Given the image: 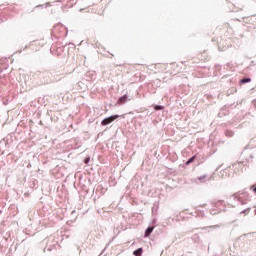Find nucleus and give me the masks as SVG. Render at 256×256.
<instances>
[{
    "mask_svg": "<svg viewBox=\"0 0 256 256\" xmlns=\"http://www.w3.org/2000/svg\"><path fill=\"white\" fill-rule=\"evenodd\" d=\"M115 119H119V115H112L108 118H105L104 120H102L101 125L103 126L109 125L110 123H113Z\"/></svg>",
    "mask_w": 256,
    "mask_h": 256,
    "instance_id": "1",
    "label": "nucleus"
},
{
    "mask_svg": "<svg viewBox=\"0 0 256 256\" xmlns=\"http://www.w3.org/2000/svg\"><path fill=\"white\" fill-rule=\"evenodd\" d=\"M212 179H213V176L207 177V175L205 174L198 177V181H200V183H207V181H211Z\"/></svg>",
    "mask_w": 256,
    "mask_h": 256,
    "instance_id": "2",
    "label": "nucleus"
},
{
    "mask_svg": "<svg viewBox=\"0 0 256 256\" xmlns=\"http://www.w3.org/2000/svg\"><path fill=\"white\" fill-rule=\"evenodd\" d=\"M153 233V227H149L146 229V232H145V236L146 237H149L150 234Z\"/></svg>",
    "mask_w": 256,
    "mask_h": 256,
    "instance_id": "3",
    "label": "nucleus"
},
{
    "mask_svg": "<svg viewBox=\"0 0 256 256\" xmlns=\"http://www.w3.org/2000/svg\"><path fill=\"white\" fill-rule=\"evenodd\" d=\"M143 253V248H138L136 251L133 252L134 255H141Z\"/></svg>",
    "mask_w": 256,
    "mask_h": 256,
    "instance_id": "4",
    "label": "nucleus"
},
{
    "mask_svg": "<svg viewBox=\"0 0 256 256\" xmlns=\"http://www.w3.org/2000/svg\"><path fill=\"white\" fill-rule=\"evenodd\" d=\"M240 83L245 84V83H251V78H244L240 81Z\"/></svg>",
    "mask_w": 256,
    "mask_h": 256,
    "instance_id": "5",
    "label": "nucleus"
},
{
    "mask_svg": "<svg viewBox=\"0 0 256 256\" xmlns=\"http://www.w3.org/2000/svg\"><path fill=\"white\" fill-rule=\"evenodd\" d=\"M125 99H127V96H123V97L119 98V102L125 103Z\"/></svg>",
    "mask_w": 256,
    "mask_h": 256,
    "instance_id": "6",
    "label": "nucleus"
},
{
    "mask_svg": "<svg viewBox=\"0 0 256 256\" xmlns=\"http://www.w3.org/2000/svg\"><path fill=\"white\" fill-rule=\"evenodd\" d=\"M226 136H227V137H233V132H231V131H226Z\"/></svg>",
    "mask_w": 256,
    "mask_h": 256,
    "instance_id": "7",
    "label": "nucleus"
},
{
    "mask_svg": "<svg viewBox=\"0 0 256 256\" xmlns=\"http://www.w3.org/2000/svg\"><path fill=\"white\" fill-rule=\"evenodd\" d=\"M190 163H193V157H191V158L186 162V165H189Z\"/></svg>",
    "mask_w": 256,
    "mask_h": 256,
    "instance_id": "8",
    "label": "nucleus"
},
{
    "mask_svg": "<svg viewBox=\"0 0 256 256\" xmlns=\"http://www.w3.org/2000/svg\"><path fill=\"white\" fill-rule=\"evenodd\" d=\"M156 111H159L160 109H163L162 106H155Z\"/></svg>",
    "mask_w": 256,
    "mask_h": 256,
    "instance_id": "9",
    "label": "nucleus"
},
{
    "mask_svg": "<svg viewBox=\"0 0 256 256\" xmlns=\"http://www.w3.org/2000/svg\"><path fill=\"white\" fill-rule=\"evenodd\" d=\"M213 227V229H215V228H217V227H219V226H212Z\"/></svg>",
    "mask_w": 256,
    "mask_h": 256,
    "instance_id": "10",
    "label": "nucleus"
},
{
    "mask_svg": "<svg viewBox=\"0 0 256 256\" xmlns=\"http://www.w3.org/2000/svg\"><path fill=\"white\" fill-rule=\"evenodd\" d=\"M193 159H195V156H193Z\"/></svg>",
    "mask_w": 256,
    "mask_h": 256,
    "instance_id": "11",
    "label": "nucleus"
},
{
    "mask_svg": "<svg viewBox=\"0 0 256 256\" xmlns=\"http://www.w3.org/2000/svg\"><path fill=\"white\" fill-rule=\"evenodd\" d=\"M255 215H256V209H255Z\"/></svg>",
    "mask_w": 256,
    "mask_h": 256,
    "instance_id": "12",
    "label": "nucleus"
}]
</instances>
